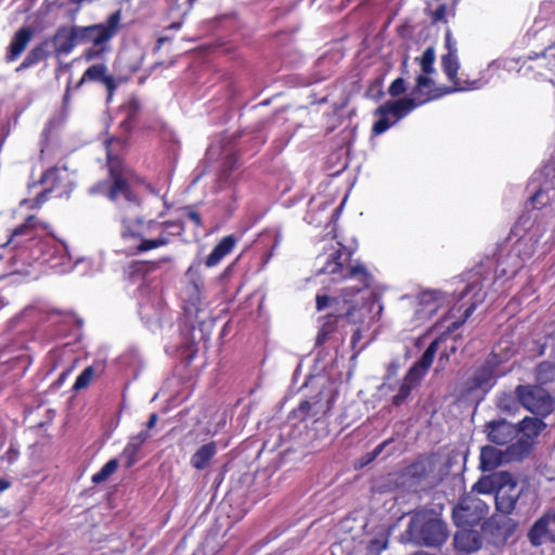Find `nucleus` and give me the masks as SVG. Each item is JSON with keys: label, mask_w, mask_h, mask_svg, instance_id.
I'll list each match as a JSON object with an SVG mask.
<instances>
[{"label": "nucleus", "mask_w": 555, "mask_h": 555, "mask_svg": "<svg viewBox=\"0 0 555 555\" xmlns=\"http://www.w3.org/2000/svg\"><path fill=\"white\" fill-rule=\"evenodd\" d=\"M351 254L352 250L349 248V257ZM383 309L372 271L365 263L349 261V324L357 325L351 338L352 349L356 350L350 358L351 361H354L370 344L371 339L358 348L364 334L369 332L373 323L378 321Z\"/></svg>", "instance_id": "nucleus-1"}, {"label": "nucleus", "mask_w": 555, "mask_h": 555, "mask_svg": "<svg viewBox=\"0 0 555 555\" xmlns=\"http://www.w3.org/2000/svg\"><path fill=\"white\" fill-rule=\"evenodd\" d=\"M519 227H516L507 238V244L511 246L498 262L495 280L513 278L538 248H542V253L550 249L548 245L553 241L554 232L548 222L535 219L524 234H519Z\"/></svg>", "instance_id": "nucleus-2"}, {"label": "nucleus", "mask_w": 555, "mask_h": 555, "mask_svg": "<svg viewBox=\"0 0 555 555\" xmlns=\"http://www.w3.org/2000/svg\"><path fill=\"white\" fill-rule=\"evenodd\" d=\"M175 228L177 234L185 231L182 220H147L142 218L131 220L122 225L121 238L130 244L133 254H141L169 244L170 240L165 229Z\"/></svg>", "instance_id": "nucleus-3"}, {"label": "nucleus", "mask_w": 555, "mask_h": 555, "mask_svg": "<svg viewBox=\"0 0 555 555\" xmlns=\"http://www.w3.org/2000/svg\"><path fill=\"white\" fill-rule=\"evenodd\" d=\"M121 10L111 13L104 22L80 26V44L88 46L82 52L86 62L102 61L112 51V41L122 28Z\"/></svg>", "instance_id": "nucleus-4"}, {"label": "nucleus", "mask_w": 555, "mask_h": 555, "mask_svg": "<svg viewBox=\"0 0 555 555\" xmlns=\"http://www.w3.org/2000/svg\"><path fill=\"white\" fill-rule=\"evenodd\" d=\"M504 358L496 351H492L485 362L476 367L462 385L461 396L477 405L485 399L487 393L496 385L498 379L506 374L501 369Z\"/></svg>", "instance_id": "nucleus-5"}, {"label": "nucleus", "mask_w": 555, "mask_h": 555, "mask_svg": "<svg viewBox=\"0 0 555 555\" xmlns=\"http://www.w3.org/2000/svg\"><path fill=\"white\" fill-rule=\"evenodd\" d=\"M406 533L411 542L427 547H439L449 537L446 522L433 509L416 511L410 519Z\"/></svg>", "instance_id": "nucleus-6"}, {"label": "nucleus", "mask_w": 555, "mask_h": 555, "mask_svg": "<svg viewBox=\"0 0 555 555\" xmlns=\"http://www.w3.org/2000/svg\"><path fill=\"white\" fill-rule=\"evenodd\" d=\"M422 105H424V101H417L411 94L403 99L386 101L375 111L378 119L373 125V133L379 135L386 132L413 109Z\"/></svg>", "instance_id": "nucleus-7"}, {"label": "nucleus", "mask_w": 555, "mask_h": 555, "mask_svg": "<svg viewBox=\"0 0 555 555\" xmlns=\"http://www.w3.org/2000/svg\"><path fill=\"white\" fill-rule=\"evenodd\" d=\"M454 300L453 294L436 288L420 291L414 300L413 326H420L431 320L439 310Z\"/></svg>", "instance_id": "nucleus-8"}, {"label": "nucleus", "mask_w": 555, "mask_h": 555, "mask_svg": "<svg viewBox=\"0 0 555 555\" xmlns=\"http://www.w3.org/2000/svg\"><path fill=\"white\" fill-rule=\"evenodd\" d=\"M544 417L526 416L517 425V440L507 448L509 459L521 460L527 456L535 439L546 428Z\"/></svg>", "instance_id": "nucleus-9"}, {"label": "nucleus", "mask_w": 555, "mask_h": 555, "mask_svg": "<svg viewBox=\"0 0 555 555\" xmlns=\"http://www.w3.org/2000/svg\"><path fill=\"white\" fill-rule=\"evenodd\" d=\"M489 513V505L476 493L463 495L453 507L452 517L459 528L478 525Z\"/></svg>", "instance_id": "nucleus-10"}, {"label": "nucleus", "mask_w": 555, "mask_h": 555, "mask_svg": "<svg viewBox=\"0 0 555 555\" xmlns=\"http://www.w3.org/2000/svg\"><path fill=\"white\" fill-rule=\"evenodd\" d=\"M515 392L520 404L537 416L546 417L555 409V400L540 386L519 385Z\"/></svg>", "instance_id": "nucleus-11"}, {"label": "nucleus", "mask_w": 555, "mask_h": 555, "mask_svg": "<svg viewBox=\"0 0 555 555\" xmlns=\"http://www.w3.org/2000/svg\"><path fill=\"white\" fill-rule=\"evenodd\" d=\"M87 82L103 83L109 95H112L117 89L114 76L108 74V67L104 63H94L83 72L81 78L74 87L70 86V80L67 82L62 100L64 107H68L70 104L72 90H79Z\"/></svg>", "instance_id": "nucleus-12"}, {"label": "nucleus", "mask_w": 555, "mask_h": 555, "mask_svg": "<svg viewBox=\"0 0 555 555\" xmlns=\"http://www.w3.org/2000/svg\"><path fill=\"white\" fill-rule=\"evenodd\" d=\"M433 469L428 460L418 459L410 464L400 476V485L410 492L425 491L433 486Z\"/></svg>", "instance_id": "nucleus-13"}, {"label": "nucleus", "mask_w": 555, "mask_h": 555, "mask_svg": "<svg viewBox=\"0 0 555 555\" xmlns=\"http://www.w3.org/2000/svg\"><path fill=\"white\" fill-rule=\"evenodd\" d=\"M107 169L111 186L107 196L112 201L124 197L127 201H133V194L128 182L126 167L122 160L117 156L107 155Z\"/></svg>", "instance_id": "nucleus-14"}, {"label": "nucleus", "mask_w": 555, "mask_h": 555, "mask_svg": "<svg viewBox=\"0 0 555 555\" xmlns=\"http://www.w3.org/2000/svg\"><path fill=\"white\" fill-rule=\"evenodd\" d=\"M464 88L437 86L430 74L421 73L416 77L415 86L411 95L417 101H424V104L441 99L444 95L461 92Z\"/></svg>", "instance_id": "nucleus-15"}, {"label": "nucleus", "mask_w": 555, "mask_h": 555, "mask_svg": "<svg viewBox=\"0 0 555 555\" xmlns=\"http://www.w3.org/2000/svg\"><path fill=\"white\" fill-rule=\"evenodd\" d=\"M487 297V294L483 292V285L481 283V280L479 276H475L474 280L469 281L468 284L465 286V288L460 293L457 300H464L465 298H468L467 307L465 308L463 312V318L459 321H454L452 324L448 325L447 332L453 333L455 332L476 310L479 304H481L485 298ZM463 304V306H465Z\"/></svg>", "instance_id": "nucleus-16"}, {"label": "nucleus", "mask_w": 555, "mask_h": 555, "mask_svg": "<svg viewBox=\"0 0 555 555\" xmlns=\"http://www.w3.org/2000/svg\"><path fill=\"white\" fill-rule=\"evenodd\" d=\"M530 544L539 547L555 542V508L546 509L530 527L527 533Z\"/></svg>", "instance_id": "nucleus-17"}, {"label": "nucleus", "mask_w": 555, "mask_h": 555, "mask_svg": "<svg viewBox=\"0 0 555 555\" xmlns=\"http://www.w3.org/2000/svg\"><path fill=\"white\" fill-rule=\"evenodd\" d=\"M501 483L494 495L495 507L503 515H511L522 493V488L508 475L501 476Z\"/></svg>", "instance_id": "nucleus-18"}, {"label": "nucleus", "mask_w": 555, "mask_h": 555, "mask_svg": "<svg viewBox=\"0 0 555 555\" xmlns=\"http://www.w3.org/2000/svg\"><path fill=\"white\" fill-rule=\"evenodd\" d=\"M56 56L70 54L80 44L79 25L60 26L54 35L49 38Z\"/></svg>", "instance_id": "nucleus-19"}, {"label": "nucleus", "mask_w": 555, "mask_h": 555, "mask_svg": "<svg viewBox=\"0 0 555 555\" xmlns=\"http://www.w3.org/2000/svg\"><path fill=\"white\" fill-rule=\"evenodd\" d=\"M461 67L460 59L457 53L447 52L441 56V68L447 79L452 83L450 87H463L461 92L478 90L481 88L482 82L479 79L476 80H462L457 77L459 69Z\"/></svg>", "instance_id": "nucleus-20"}, {"label": "nucleus", "mask_w": 555, "mask_h": 555, "mask_svg": "<svg viewBox=\"0 0 555 555\" xmlns=\"http://www.w3.org/2000/svg\"><path fill=\"white\" fill-rule=\"evenodd\" d=\"M185 275L189 279V286L185 291L184 309L189 313H197L201 310L202 306V294L204 291V280L203 276L195 266L189 267Z\"/></svg>", "instance_id": "nucleus-21"}, {"label": "nucleus", "mask_w": 555, "mask_h": 555, "mask_svg": "<svg viewBox=\"0 0 555 555\" xmlns=\"http://www.w3.org/2000/svg\"><path fill=\"white\" fill-rule=\"evenodd\" d=\"M485 431L488 439L498 446L512 443L517 438L516 425L503 418L488 422Z\"/></svg>", "instance_id": "nucleus-22"}, {"label": "nucleus", "mask_w": 555, "mask_h": 555, "mask_svg": "<svg viewBox=\"0 0 555 555\" xmlns=\"http://www.w3.org/2000/svg\"><path fill=\"white\" fill-rule=\"evenodd\" d=\"M517 527L518 522L515 519L508 517V515H503L491 517L487 522L486 530L492 535L494 543H505L514 535Z\"/></svg>", "instance_id": "nucleus-23"}, {"label": "nucleus", "mask_w": 555, "mask_h": 555, "mask_svg": "<svg viewBox=\"0 0 555 555\" xmlns=\"http://www.w3.org/2000/svg\"><path fill=\"white\" fill-rule=\"evenodd\" d=\"M35 29L30 26H23L15 31L7 49L5 61L12 63L16 61L26 50L34 38Z\"/></svg>", "instance_id": "nucleus-24"}, {"label": "nucleus", "mask_w": 555, "mask_h": 555, "mask_svg": "<svg viewBox=\"0 0 555 555\" xmlns=\"http://www.w3.org/2000/svg\"><path fill=\"white\" fill-rule=\"evenodd\" d=\"M454 546L459 552L470 554L482 546V538L477 530L461 528L454 535Z\"/></svg>", "instance_id": "nucleus-25"}, {"label": "nucleus", "mask_w": 555, "mask_h": 555, "mask_svg": "<svg viewBox=\"0 0 555 555\" xmlns=\"http://www.w3.org/2000/svg\"><path fill=\"white\" fill-rule=\"evenodd\" d=\"M38 225L39 220L35 216L27 217L24 223L20 224L13 230L8 241V245H12L14 248H16L24 243L34 241L35 230Z\"/></svg>", "instance_id": "nucleus-26"}, {"label": "nucleus", "mask_w": 555, "mask_h": 555, "mask_svg": "<svg viewBox=\"0 0 555 555\" xmlns=\"http://www.w3.org/2000/svg\"><path fill=\"white\" fill-rule=\"evenodd\" d=\"M237 237L234 234H229L222 237L219 243L214 247L210 254L205 259L207 268L216 267L220 261L232 253L236 246Z\"/></svg>", "instance_id": "nucleus-27"}, {"label": "nucleus", "mask_w": 555, "mask_h": 555, "mask_svg": "<svg viewBox=\"0 0 555 555\" xmlns=\"http://www.w3.org/2000/svg\"><path fill=\"white\" fill-rule=\"evenodd\" d=\"M51 53L50 40L46 38L29 50L23 62L16 68V72H22L38 65L40 62L46 61Z\"/></svg>", "instance_id": "nucleus-28"}, {"label": "nucleus", "mask_w": 555, "mask_h": 555, "mask_svg": "<svg viewBox=\"0 0 555 555\" xmlns=\"http://www.w3.org/2000/svg\"><path fill=\"white\" fill-rule=\"evenodd\" d=\"M479 460L482 472H492L505 462L506 454L495 447L485 446L480 450Z\"/></svg>", "instance_id": "nucleus-29"}, {"label": "nucleus", "mask_w": 555, "mask_h": 555, "mask_svg": "<svg viewBox=\"0 0 555 555\" xmlns=\"http://www.w3.org/2000/svg\"><path fill=\"white\" fill-rule=\"evenodd\" d=\"M320 402L318 397H313L312 400H301L298 406L291 412V416L299 422L318 418L323 412Z\"/></svg>", "instance_id": "nucleus-30"}, {"label": "nucleus", "mask_w": 555, "mask_h": 555, "mask_svg": "<svg viewBox=\"0 0 555 555\" xmlns=\"http://www.w3.org/2000/svg\"><path fill=\"white\" fill-rule=\"evenodd\" d=\"M439 338L434 339L424 353L422 354L421 359L416 361L412 367H410L409 371H414V375L420 377L421 379L425 376L428 369L431 366L434 358L439 349Z\"/></svg>", "instance_id": "nucleus-31"}, {"label": "nucleus", "mask_w": 555, "mask_h": 555, "mask_svg": "<svg viewBox=\"0 0 555 555\" xmlns=\"http://www.w3.org/2000/svg\"><path fill=\"white\" fill-rule=\"evenodd\" d=\"M217 454V443L210 441L203 444L191 457V465L197 470L205 469Z\"/></svg>", "instance_id": "nucleus-32"}, {"label": "nucleus", "mask_w": 555, "mask_h": 555, "mask_svg": "<svg viewBox=\"0 0 555 555\" xmlns=\"http://www.w3.org/2000/svg\"><path fill=\"white\" fill-rule=\"evenodd\" d=\"M421 380L420 377L414 375V371H408L398 392L392 397V403L397 406L401 405Z\"/></svg>", "instance_id": "nucleus-33"}, {"label": "nucleus", "mask_w": 555, "mask_h": 555, "mask_svg": "<svg viewBox=\"0 0 555 555\" xmlns=\"http://www.w3.org/2000/svg\"><path fill=\"white\" fill-rule=\"evenodd\" d=\"M59 168L57 167H51V168H48L41 176L40 180H39V183L41 184H46V183H49L51 181V184L49 188L44 189L41 193H39L36 198H35V203L37 205H41L43 204L46 201H47V197H48V194L52 192L53 188H54V184H55V181L59 179Z\"/></svg>", "instance_id": "nucleus-34"}, {"label": "nucleus", "mask_w": 555, "mask_h": 555, "mask_svg": "<svg viewBox=\"0 0 555 555\" xmlns=\"http://www.w3.org/2000/svg\"><path fill=\"white\" fill-rule=\"evenodd\" d=\"M554 195L555 191L548 184L540 186L530 196V205L532 206L533 209H541L551 202Z\"/></svg>", "instance_id": "nucleus-35"}, {"label": "nucleus", "mask_w": 555, "mask_h": 555, "mask_svg": "<svg viewBox=\"0 0 555 555\" xmlns=\"http://www.w3.org/2000/svg\"><path fill=\"white\" fill-rule=\"evenodd\" d=\"M344 314L330 313L326 315L325 321L317 335V345H323L328 339L330 335L335 332L339 319Z\"/></svg>", "instance_id": "nucleus-36"}, {"label": "nucleus", "mask_w": 555, "mask_h": 555, "mask_svg": "<svg viewBox=\"0 0 555 555\" xmlns=\"http://www.w3.org/2000/svg\"><path fill=\"white\" fill-rule=\"evenodd\" d=\"M139 113H140V103L137 100L130 101L127 106V116L119 125L120 128L125 132H127V133L131 132V130L133 129V127L137 122Z\"/></svg>", "instance_id": "nucleus-37"}, {"label": "nucleus", "mask_w": 555, "mask_h": 555, "mask_svg": "<svg viewBox=\"0 0 555 555\" xmlns=\"http://www.w3.org/2000/svg\"><path fill=\"white\" fill-rule=\"evenodd\" d=\"M519 400L517 395L512 392H502L498 396L496 405L498 408L506 413H515L518 410Z\"/></svg>", "instance_id": "nucleus-38"}, {"label": "nucleus", "mask_w": 555, "mask_h": 555, "mask_svg": "<svg viewBox=\"0 0 555 555\" xmlns=\"http://www.w3.org/2000/svg\"><path fill=\"white\" fill-rule=\"evenodd\" d=\"M436 60V51L433 46H429L425 49L421 57H416L415 61L418 62L421 66L422 73L425 74H434L436 68L434 66Z\"/></svg>", "instance_id": "nucleus-39"}, {"label": "nucleus", "mask_w": 555, "mask_h": 555, "mask_svg": "<svg viewBox=\"0 0 555 555\" xmlns=\"http://www.w3.org/2000/svg\"><path fill=\"white\" fill-rule=\"evenodd\" d=\"M119 462L117 459L109 460L98 473L92 476V482L99 485L106 481L117 470Z\"/></svg>", "instance_id": "nucleus-40"}, {"label": "nucleus", "mask_w": 555, "mask_h": 555, "mask_svg": "<svg viewBox=\"0 0 555 555\" xmlns=\"http://www.w3.org/2000/svg\"><path fill=\"white\" fill-rule=\"evenodd\" d=\"M95 376V370L92 365L87 366L76 378L73 390L78 392L90 386Z\"/></svg>", "instance_id": "nucleus-41"}, {"label": "nucleus", "mask_w": 555, "mask_h": 555, "mask_svg": "<svg viewBox=\"0 0 555 555\" xmlns=\"http://www.w3.org/2000/svg\"><path fill=\"white\" fill-rule=\"evenodd\" d=\"M141 447L132 442L130 439L122 450L121 459L126 468H131L138 462V453Z\"/></svg>", "instance_id": "nucleus-42"}, {"label": "nucleus", "mask_w": 555, "mask_h": 555, "mask_svg": "<svg viewBox=\"0 0 555 555\" xmlns=\"http://www.w3.org/2000/svg\"><path fill=\"white\" fill-rule=\"evenodd\" d=\"M498 487L494 477H482L474 485L470 492L476 494H492L496 493Z\"/></svg>", "instance_id": "nucleus-43"}, {"label": "nucleus", "mask_w": 555, "mask_h": 555, "mask_svg": "<svg viewBox=\"0 0 555 555\" xmlns=\"http://www.w3.org/2000/svg\"><path fill=\"white\" fill-rule=\"evenodd\" d=\"M537 378L540 383L546 384L555 378V363L543 361L537 367Z\"/></svg>", "instance_id": "nucleus-44"}, {"label": "nucleus", "mask_w": 555, "mask_h": 555, "mask_svg": "<svg viewBox=\"0 0 555 555\" xmlns=\"http://www.w3.org/2000/svg\"><path fill=\"white\" fill-rule=\"evenodd\" d=\"M183 215L194 223L195 228L196 229H201L203 228V220H202V216L201 214L198 212L197 208L195 205H188V206H184L180 209Z\"/></svg>", "instance_id": "nucleus-45"}, {"label": "nucleus", "mask_w": 555, "mask_h": 555, "mask_svg": "<svg viewBox=\"0 0 555 555\" xmlns=\"http://www.w3.org/2000/svg\"><path fill=\"white\" fill-rule=\"evenodd\" d=\"M405 91H406V83H405L404 78H402V77H398L397 79H395L388 88V94L391 98H398V96L404 94Z\"/></svg>", "instance_id": "nucleus-46"}, {"label": "nucleus", "mask_w": 555, "mask_h": 555, "mask_svg": "<svg viewBox=\"0 0 555 555\" xmlns=\"http://www.w3.org/2000/svg\"><path fill=\"white\" fill-rule=\"evenodd\" d=\"M332 257H333V261H328L326 263V266L324 267V270L331 274H335V273L339 272L343 268V263L337 260L341 257V251L339 249L336 250L332 255Z\"/></svg>", "instance_id": "nucleus-47"}, {"label": "nucleus", "mask_w": 555, "mask_h": 555, "mask_svg": "<svg viewBox=\"0 0 555 555\" xmlns=\"http://www.w3.org/2000/svg\"><path fill=\"white\" fill-rule=\"evenodd\" d=\"M542 60L545 61V66L555 75V44L544 51Z\"/></svg>", "instance_id": "nucleus-48"}, {"label": "nucleus", "mask_w": 555, "mask_h": 555, "mask_svg": "<svg viewBox=\"0 0 555 555\" xmlns=\"http://www.w3.org/2000/svg\"><path fill=\"white\" fill-rule=\"evenodd\" d=\"M388 443H389L388 441H384V442L379 443L378 446H376L371 452H369L365 455V460L363 463L360 464V466L362 467V466L373 462L383 452V450L385 449V447Z\"/></svg>", "instance_id": "nucleus-49"}, {"label": "nucleus", "mask_w": 555, "mask_h": 555, "mask_svg": "<svg viewBox=\"0 0 555 555\" xmlns=\"http://www.w3.org/2000/svg\"><path fill=\"white\" fill-rule=\"evenodd\" d=\"M151 438L147 429L141 430L139 434L131 436L129 439L142 448V446Z\"/></svg>", "instance_id": "nucleus-50"}, {"label": "nucleus", "mask_w": 555, "mask_h": 555, "mask_svg": "<svg viewBox=\"0 0 555 555\" xmlns=\"http://www.w3.org/2000/svg\"><path fill=\"white\" fill-rule=\"evenodd\" d=\"M331 301L337 302L336 298H331L327 295H317L315 302L319 311L325 309Z\"/></svg>", "instance_id": "nucleus-51"}, {"label": "nucleus", "mask_w": 555, "mask_h": 555, "mask_svg": "<svg viewBox=\"0 0 555 555\" xmlns=\"http://www.w3.org/2000/svg\"><path fill=\"white\" fill-rule=\"evenodd\" d=\"M444 47L448 50V52L457 53L456 41L452 38V35L449 30L446 34Z\"/></svg>", "instance_id": "nucleus-52"}, {"label": "nucleus", "mask_w": 555, "mask_h": 555, "mask_svg": "<svg viewBox=\"0 0 555 555\" xmlns=\"http://www.w3.org/2000/svg\"><path fill=\"white\" fill-rule=\"evenodd\" d=\"M132 273L145 274L149 271V262L137 261L131 264Z\"/></svg>", "instance_id": "nucleus-53"}, {"label": "nucleus", "mask_w": 555, "mask_h": 555, "mask_svg": "<svg viewBox=\"0 0 555 555\" xmlns=\"http://www.w3.org/2000/svg\"><path fill=\"white\" fill-rule=\"evenodd\" d=\"M18 455H20V452L15 448L10 447L7 450L4 457L8 461V463L12 464L18 459Z\"/></svg>", "instance_id": "nucleus-54"}, {"label": "nucleus", "mask_w": 555, "mask_h": 555, "mask_svg": "<svg viewBox=\"0 0 555 555\" xmlns=\"http://www.w3.org/2000/svg\"><path fill=\"white\" fill-rule=\"evenodd\" d=\"M233 271H234V262H232L231 264H229L228 267L224 268V270L221 272L219 279L221 281H228L232 276Z\"/></svg>", "instance_id": "nucleus-55"}, {"label": "nucleus", "mask_w": 555, "mask_h": 555, "mask_svg": "<svg viewBox=\"0 0 555 555\" xmlns=\"http://www.w3.org/2000/svg\"><path fill=\"white\" fill-rule=\"evenodd\" d=\"M158 422V414L157 413H152L147 420V422L145 423V426H146V429L150 431L151 429H153L156 424Z\"/></svg>", "instance_id": "nucleus-56"}, {"label": "nucleus", "mask_w": 555, "mask_h": 555, "mask_svg": "<svg viewBox=\"0 0 555 555\" xmlns=\"http://www.w3.org/2000/svg\"><path fill=\"white\" fill-rule=\"evenodd\" d=\"M331 553H332V555H346V554H344L343 543L341 542L334 543L331 546Z\"/></svg>", "instance_id": "nucleus-57"}, {"label": "nucleus", "mask_w": 555, "mask_h": 555, "mask_svg": "<svg viewBox=\"0 0 555 555\" xmlns=\"http://www.w3.org/2000/svg\"><path fill=\"white\" fill-rule=\"evenodd\" d=\"M11 487V481L5 478H0V493L8 490Z\"/></svg>", "instance_id": "nucleus-58"}, {"label": "nucleus", "mask_w": 555, "mask_h": 555, "mask_svg": "<svg viewBox=\"0 0 555 555\" xmlns=\"http://www.w3.org/2000/svg\"><path fill=\"white\" fill-rule=\"evenodd\" d=\"M347 204V193L343 196L339 206L335 209V214L340 215L345 205Z\"/></svg>", "instance_id": "nucleus-59"}, {"label": "nucleus", "mask_w": 555, "mask_h": 555, "mask_svg": "<svg viewBox=\"0 0 555 555\" xmlns=\"http://www.w3.org/2000/svg\"><path fill=\"white\" fill-rule=\"evenodd\" d=\"M334 1L335 0H331V8L341 11L347 0H339V3L337 5L334 3Z\"/></svg>", "instance_id": "nucleus-60"}, {"label": "nucleus", "mask_w": 555, "mask_h": 555, "mask_svg": "<svg viewBox=\"0 0 555 555\" xmlns=\"http://www.w3.org/2000/svg\"><path fill=\"white\" fill-rule=\"evenodd\" d=\"M398 366H399L398 362L397 361H392L390 363V365H389V375L390 374H395L397 372V370H398Z\"/></svg>", "instance_id": "nucleus-61"}, {"label": "nucleus", "mask_w": 555, "mask_h": 555, "mask_svg": "<svg viewBox=\"0 0 555 555\" xmlns=\"http://www.w3.org/2000/svg\"><path fill=\"white\" fill-rule=\"evenodd\" d=\"M401 67H402V73L403 74H406L408 73V56H405L402 61V64H401Z\"/></svg>", "instance_id": "nucleus-62"}, {"label": "nucleus", "mask_w": 555, "mask_h": 555, "mask_svg": "<svg viewBox=\"0 0 555 555\" xmlns=\"http://www.w3.org/2000/svg\"><path fill=\"white\" fill-rule=\"evenodd\" d=\"M166 40H167V38H166V37H160V38H158V39H157V42H156V48H157V49H160V48H162V46L165 43V41H166Z\"/></svg>", "instance_id": "nucleus-63"}, {"label": "nucleus", "mask_w": 555, "mask_h": 555, "mask_svg": "<svg viewBox=\"0 0 555 555\" xmlns=\"http://www.w3.org/2000/svg\"><path fill=\"white\" fill-rule=\"evenodd\" d=\"M443 15V8H439L437 11H436V20H439L441 18V16Z\"/></svg>", "instance_id": "nucleus-64"}]
</instances>
